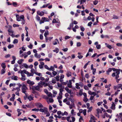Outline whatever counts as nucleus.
I'll list each match as a JSON object with an SVG mask.
<instances>
[{
	"label": "nucleus",
	"instance_id": "64",
	"mask_svg": "<svg viewBox=\"0 0 122 122\" xmlns=\"http://www.w3.org/2000/svg\"><path fill=\"white\" fill-rule=\"evenodd\" d=\"M70 117H68L67 118V120L68 122H72L71 120H70Z\"/></svg>",
	"mask_w": 122,
	"mask_h": 122
},
{
	"label": "nucleus",
	"instance_id": "57",
	"mask_svg": "<svg viewBox=\"0 0 122 122\" xmlns=\"http://www.w3.org/2000/svg\"><path fill=\"white\" fill-rule=\"evenodd\" d=\"M68 48H66L64 49H62V50L64 52H66L68 51Z\"/></svg>",
	"mask_w": 122,
	"mask_h": 122
},
{
	"label": "nucleus",
	"instance_id": "32",
	"mask_svg": "<svg viewBox=\"0 0 122 122\" xmlns=\"http://www.w3.org/2000/svg\"><path fill=\"white\" fill-rule=\"evenodd\" d=\"M66 75L67 76L69 77L71 76V73L70 72H67Z\"/></svg>",
	"mask_w": 122,
	"mask_h": 122
},
{
	"label": "nucleus",
	"instance_id": "24",
	"mask_svg": "<svg viewBox=\"0 0 122 122\" xmlns=\"http://www.w3.org/2000/svg\"><path fill=\"white\" fill-rule=\"evenodd\" d=\"M12 5L14 6L15 7H17L19 6V5H18L17 3L16 2H13Z\"/></svg>",
	"mask_w": 122,
	"mask_h": 122
},
{
	"label": "nucleus",
	"instance_id": "30",
	"mask_svg": "<svg viewBox=\"0 0 122 122\" xmlns=\"http://www.w3.org/2000/svg\"><path fill=\"white\" fill-rule=\"evenodd\" d=\"M50 4V3H48L47 4L44 5L40 7L41 8H44L46 7L47 6Z\"/></svg>",
	"mask_w": 122,
	"mask_h": 122
},
{
	"label": "nucleus",
	"instance_id": "62",
	"mask_svg": "<svg viewBox=\"0 0 122 122\" xmlns=\"http://www.w3.org/2000/svg\"><path fill=\"white\" fill-rule=\"evenodd\" d=\"M113 18L114 19H117L118 18V17L117 16L114 15L113 16Z\"/></svg>",
	"mask_w": 122,
	"mask_h": 122
},
{
	"label": "nucleus",
	"instance_id": "63",
	"mask_svg": "<svg viewBox=\"0 0 122 122\" xmlns=\"http://www.w3.org/2000/svg\"><path fill=\"white\" fill-rule=\"evenodd\" d=\"M116 45L118 46L121 47L122 46V44L120 43H117L116 44Z\"/></svg>",
	"mask_w": 122,
	"mask_h": 122
},
{
	"label": "nucleus",
	"instance_id": "19",
	"mask_svg": "<svg viewBox=\"0 0 122 122\" xmlns=\"http://www.w3.org/2000/svg\"><path fill=\"white\" fill-rule=\"evenodd\" d=\"M86 1V0H78L77 3H80V4L81 5L82 4H84V3Z\"/></svg>",
	"mask_w": 122,
	"mask_h": 122
},
{
	"label": "nucleus",
	"instance_id": "60",
	"mask_svg": "<svg viewBox=\"0 0 122 122\" xmlns=\"http://www.w3.org/2000/svg\"><path fill=\"white\" fill-rule=\"evenodd\" d=\"M45 68L47 70H50V68H49L48 66L46 65H45L44 66Z\"/></svg>",
	"mask_w": 122,
	"mask_h": 122
},
{
	"label": "nucleus",
	"instance_id": "18",
	"mask_svg": "<svg viewBox=\"0 0 122 122\" xmlns=\"http://www.w3.org/2000/svg\"><path fill=\"white\" fill-rule=\"evenodd\" d=\"M41 19L42 20H44V22H49V20L48 18L44 17L42 18Z\"/></svg>",
	"mask_w": 122,
	"mask_h": 122
},
{
	"label": "nucleus",
	"instance_id": "4",
	"mask_svg": "<svg viewBox=\"0 0 122 122\" xmlns=\"http://www.w3.org/2000/svg\"><path fill=\"white\" fill-rule=\"evenodd\" d=\"M18 73H20L21 76H24V73L26 74H28V72L25 70H24L22 71L20 70L18 71Z\"/></svg>",
	"mask_w": 122,
	"mask_h": 122
},
{
	"label": "nucleus",
	"instance_id": "39",
	"mask_svg": "<svg viewBox=\"0 0 122 122\" xmlns=\"http://www.w3.org/2000/svg\"><path fill=\"white\" fill-rule=\"evenodd\" d=\"M52 73L53 74L52 76H53V77L55 76L57 74V72H56V71H53Z\"/></svg>",
	"mask_w": 122,
	"mask_h": 122
},
{
	"label": "nucleus",
	"instance_id": "36",
	"mask_svg": "<svg viewBox=\"0 0 122 122\" xmlns=\"http://www.w3.org/2000/svg\"><path fill=\"white\" fill-rule=\"evenodd\" d=\"M22 77L21 78V79L22 81H25L26 79L25 75L24 74V76H22Z\"/></svg>",
	"mask_w": 122,
	"mask_h": 122
},
{
	"label": "nucleus",
	"instance_id": "34",
	"mask_svg": "<svg viewBox=\"0 0 122 122\" xmlns=\"http://www.w3.org/2000/svg\"><path fill=\"white\" fill-rule=\"evenodd\" d=\"M14 46V45L10 44L8 46V47L9 49H10L11 48H13Z\"/></svg>",
	"mask_w": 122,
	"mask_h": 122
},
{
	"label": "nucleus",
	"instance_id": "7",
	"mask_svg": "<svg viewBox=\"0 0 122 122\" xmlns=\"http://www.w3.org/2000/svg\"><path fill=\"white\" fill-rule=\"evenodd\" d=\"M122 86V84H117L116 86H114V90L120 89Z\"/></svg>",
	"mask_w": 122,
	"mask_h": 122
},
{
	"label": "nucleus",
	"instance_id": "51",
	"mask_svg": "<svg viewBox=\"0 0 122 122\" xmlns=\"http://www.w3.org/2000/svg\"><path fill=\"white\" fill-rule=\"evenodd\" d=\"M81 44L80 42H77L76 43V46L77 47H80L81 46Z\"/></svg>",
	"mask_w": 122,
	"mask_h": 122
},
{
	"label": "nucleus",
	"instance_id": "12",
	"mask_svg": "<svg viewBox=\"0 0 122 122\" xmlns=\"http://www.w3.org/2000/svg\"><path fill=\"white\" fill-rule=\"evenodd\" d=\"M37 14L41 16H43L44 14V12L43 11H40L38 10V11L37 12Z\"/></svg>",
	"mask_w": 122,
	"mask_h": 122
},
{
	"label": "nucleus",
	"instance_id": "21",
	"mask_svg": "<svg viewBox=\"0 0 122 122\" xmlns=\"http://www.w3.org/2000/svg\"><path fill=\"white\" fill-rule=\"evenodd\" d=\"M34 56L36 58H40L41 57V55L40 54L38 55L37 53H36L35 54Z\"/></svg>",
	"mask_w": 122,
	"mask_h": 122
},
{
	"label": "nucleus",
	"instance_id": "23",
	"mask_svg": "<svg viewBox=\"0 0 122 122\" xmlns=\"http://www.w3.org/2000/svg\"><path fill=\"white\" fill-rule=\"evenodd\" d=\"M112 70V68H109L107 71V74L108 75L109 74V73L111 72Z\"/></svg>",
	"mask_w": 122,
	"mask_h": 122
},
{
	"label": "nucleus",
	"instance_id": "22",
	"mask_svg": "<svg viewBox=\"0 0 122 122\" xmlns=\"http://www.w3.org/2000/svg\"><path fill=\"white\" fill-rule=\"evenodd\" d=\"M60 92L59 93V95L60 96H62V92L63 91V89L62 88H60L59 89Z\"/></svg>",
	"mask_w": 122,
	"mask_h": 122
},
{
	"label": "nucleus",
	"instance_id": "55",
	"mask_svg": "<svg viewBox=\"0 0 122 122\" xmlns=\"http://www.w3.org/2000/svg\"><path fill=\"white\" fill-rule=\"evenodd\" d=\"M28 47L30 48L31 49L33 47V45L31 44H30L28 46Z\"/></svg>",
	"mask_w": 122,
	"mask_h": 122
},
{
	"label": "nucleus",
	"instance_id": "11",
	"mask_svg": "<svg viewBox=\"0 0 122 122\" xmlns=\"http://www.w3.org/2000/svg\"><path fill=\"white\" fill-rule=\"evenodd\" d=\"M97 115H96V116L98 118L99 117V113H101L102 112V111H101L99 109H97Z\"/></svg>",
	"mask_w": 122,
	"mask_h": 122
},
{
	"label": "nucleus",
	"instance_id": "27",
	"mask_svg": "<svg viewBox=\"0 0 122 122\" xmlns=\"http://www.w3.org/2000/svg\"><path fill=\"white\" fill-rule=\"evenodd\" d=\"M46 74L50 75V76L49 77H50L51 78L53 77V76H52V74L49 71H47L46 72Z\"/></svg>",
	"mask_w": 122,
	"mask_h": 122
},
{
	"label": "nucleus",
	"instance_id": "10",
	"mask_svg": "<svg viewBox=\"0 0 122 122\" xmlns=\"http://www.w3.org/2000/svg\"><path fill=\"white\" fill-rule=\"evenodd\" d=\"M27 83L30 85H32L34 84L35 83L33 81H31L29 80H28L27 81Z\"/></svg>",
	"mask_w": 122,
	"mask_h": 122
},
{
	"label": "nucleus",
	"instance_id": "40",
	"mask_svg": "<svg viewBox=\"0 0 122 122\" xmlns=\"http://www.w3.org/2000/svg\"><path fill=\"white\" fill-rule=\"evenodd\" d=\"M35 74L37 75L38 76H42V75L41 73L36 72L35 73Z\"/></svg>",
	"mask_w": 122,
	"mask_h": 122
},
{
	"label": "nucleus",
	"instance_id": "41",
	"mask_svg": "<svg viewBox=\"0 0 122 122\" xmlns=\"http://www.w3.org/2000/svg\"><path fill=\"white\" fill-rule=\"evenodd\" d=\"M17 111L18 112V116H19L21 114V113L20 112V110L19 109H17Z\"/></svg>",
	"mask_w": 122,
	"mask_h": 122
},
{
	"label": "nucleus",
	"instance_id": "52",
	"mask_svg": "<svg viewBox=\"0 0 122 122\" xmlns=\"http://www.w3.org/2000/svg\"><path fill=\"white\" fill-rule=\"evenodd\" d=\"M90 62V61H88V62L87 63H86L85 65H84V69H86V67H87V66L88 65V63L89 62Z\"/></svg>",
	"mask_w": 122,
	"mask_h": 122
},
{
	"label": "nucleus",
	"instance_id": "15",
	"mask_svg": "<svg viewBox=\"0 0 122 122\" xmlns=\"http://www.w3.org/2000/svg\"><path fill=\"white\" fill-rule=\"evenodd\" d=\"M45 84V82L43 81H41L38 83V86L40 87H42L43 84Z\"/></svg>",
	"mask_w": 122,
	"mask_h": 122
},
{
	"label": "nucleus",
	"instance_id": "5",
	"mask_svg": "<svg viewBox=\"0 0 122 122\" xmlns=\"http://www.w3.org/2000/svg\"><path fill=\"white\" fill-rule=\"evenodd\" d=\"M20 90V89L19 88L16 87V88H13L12 90V91H16V92H15V94L18 96H19V92Z\"/></svg>",
	"mask_w": 122,
	"mask_h": 122
},
{
	"label": "nucleus",
	"instance_id": "3",
	"mask_svg": "<svg viewBox=\"0 0 122 122\" xmlns=\"http://www.w3.org/2000/svg\"><path fill=\"white\" fill-rule=\"evenodd\" d=\"M21 90L22 92L24 93L25 95H27V92L28 90L27 87L24 84H23L22 86Z\"/></svg>",
	"mask_w": 122,
	"mask_h": 122
},
{
	"label": "nucleus",
	"instance_id": "8",
	"mask_svg": "<svg viewBox=\"0 0 122 122\" xmlns=\"http://www.w3.org/2000/svg\"><path fill=\"white\" fill-rule=\"evenodd\" d=\"M35 105L38 108H41L43 107V106L42 105L40 102L36 103Z\"/></svg>",
	"mask_w": 122,
	"mask_h": 122
},
{
	"label": "nucleus",
	"instance_id": "6",
	"mask_svg": "<svg viewBox=\"0 0 122 122\" xmlns=\"http://www.w3.org/2000/svg\"><path fill=\"white\" fill-rule=\"evenodd\" d=\"M8 31L9 32V35L11 36L12 37H15V36L13 34L14 31L11 29H9L8 30Z\"/></svg>",
	"mask_w": 122,
	"mask_h": 122
},
{
	"label": "nucleus",
	"instance_id": "9",
	"mask_svg": "<svg viewBox=\"0 0 122 122\" xmlns=\"http://www.w3.org/2000/svg\"><path fill=\"white\" fill-rule=\"evenodd\" d=\"M32 87V89L33 90L39 91H41L40 89V87L38 85L36 86H33Z\"/></svg>",
	"mask_w": 122,
	"mask_h": 122
},
{
	"label": "nucleus",
	"instance_id": "58",
	"mask_svg": "<svg viewBox=\"0 0 122 122\" xmlns=\"http://www.w3.org/2000/svg\"><path fill=\"white\" fill-rule=\"evenodd\" d=\"M47 94L49 97H52V94L50 92L48 93Z\"/></svg>",
	"mask_w": 122,
	"mask_h": 122
},
{
	"label": "nucleus",
	"instance_id": "17",
	"mask_svg": "<svg viewBox=\"0 0 122 122\" xmlns=\"http://www.w3.org/2000/svg\"><path fill=\"white\" fill-rule=\"evenodd\" d=\"M67 86L70 88H71L72 86V85L71 80H69V83L67 84Z\"/></svg>",
	"mask_w": 122,
	"mask_h": 122
},
{
	"label": "nucleus",
	"instance_id": "44",
	"mask_svg": "<svg viewBox=\"0 0 122 122\" xmlns=\"http://www.w3.org/2000/svg\"><path fill=\"white\" fill-rule=\"evenodd\" d=\"M54 52H55L56 53H58L59 52V49L57 48H56L55 49L53 50Z\"/></svg>",
	"mask_w": 122,
	"mask_h": 122
},
{
	"label": "nucleus",
	"instance_id": "54",
	"mask_svg": "<svg viewBox=\"0 0 122 122\" xmlns=\"http://www.w3.org/2000/svg\"><path fill=\"white\" fill-rule=\"evenodd\" d=\"M36 70H35L33 69L32 68L30 70L31 72L33 73H35L36 72Z\"/></svg>",
	"mask_w": 122,
	"mask_h": 122
},
{
	"label": "nucleus",
	"instance_id": "46",
	"mask_svg": "<svg viewBox=\"0 0 122 122\" xmlns=\"http://www.w3.org/2000/svg\"><path fill=\"white\" fill-rule=\"evenodd\" d=\"M55 70V69L54 67L53 66H51L50 67V70L49 71L52 70V71H54Z\"/></svg>",
	"mask_w": 122,
	"mask_h": 122
},
{
	"label": "nucleus",
	"instance_id": "2",
	"mask_svg": "<svg viewBox=\"0 0 122 122\" xmlns=\"http://www.w3.org/2000/svg\"><path fill=\"white\" fill-rule=\"evenodd\" d=\"M16 20L17 21H21V24L22 25L25 24V20L24 16L23 15H21L20 16L19 15H16Z\"/></svg>",
	"mask_w": 122,
	"mask_h": 122
},
{
	"label": "nucleus",
	"instance_id": "61",
	"mask_svg": "<svg viewBox=\"0 0 122 122\" xmlns=\"http://www.w3.org/2000/svg\"><path fill=\"white\" fill-rule=\"evenodd\" d=\"M13 26L14 27H18L19 26V25L18 24H14L13 25Z\"/></svg>",
	"mask_w": 122,
	"mask_h": 122
},
{
	"label": "nucleus",
	"instance_id": "50",
	"mask_svg": "<svg viewBox=\"0 0 122 122\" xmlns=\"http://www.w3.org/2000/svg\"><path fill=\"white\" fill-rule=\"evenodd\" d=\"M98 2V1L97 0H95L93 1L94 4L95 5H96Z\"/></svg>",
	"mask_w": 122,
	"mask_h": 122
},
{
	"label": "nucleus",
	"instance_id": "56",
	"mask_svg": "<svg viewBox=\"0 0 122 122\" xmlns=\"http://www.w3.org/2000/svg\"><path fill=\"white\" fill-rule=\"evenodd\" d=\"M92 24V22L90 21L89 22L87 25L88 26L91 27V25Z\"/></svg>",
	"mask_w": 122,
	"mask_h": 122
},
{
	"label": "nucleus",
	"instance_id": "48",
	"mask_svg": "<svg viewBox=\"0 0 122 122\" xmlns=\"http://www.w3.org/2000/svg\"><path fill=\"white\" fill-rule=\"evenodd\" d=\"M64 77V76L63 75L61 74V75L60 76V81H61V79H62Z\"/></svg>",
	"mask_w": 122,
	"mask_h": 122
},
{
	"label": "nucleus",
	"instance_id": "28",
	"mask_svg": "<svg viewBox=\"0 0 122 122\" xmlns=\"http://www.w3.org/2000/svg\"><path fill=\"white\" fill-rule=\"evenodd\" d=\"M28 99L29 100V101H30L32 100H33V97H32L31 95H30L29 96H28Z\"/></svg>",
	"mask_w": 122,
	"mask_h": 122
},
{
	"label": "nucleus",
	"instance_id": "47",
	"mask_svg": "<svg viewBox=\"0 0 122 122\" xmlns=\"http://www.w3.org/2000/svg\"><path fill=\"white\" fill-rule=\"evenodd\" d=\"M1 66L3 68V69H5V68L6 67V66L5 65V64L4 63H2L1 65Z\"/></svg>",
	"mask_w": 122,
	"mask_h": 122
},
{
	"label": "nucleus",
	"instance_id": "35",
	"mask_svg": "<svg viewBox=\"0 0 122 122\" xmlns=\"http://www.w3.org/2000/svg\"><path fill=\"white\" fill-rule=\"evenodd\" d=\"M96 119L95 117L92 115H91V120H95Z\"/></svg>",
	"mask_w": 122,
	"mask_h": 122
},
{
	"label": "nucleus",
	"instance_id": "14",
	"mask_svg": "<svg viewBox=\"0 0 122 122\" xmlns=\"http://www.w3.org/2000/svg\"><path fill=\"white\" fill-rule=\"evenodd\" d=\"M98 43L97 42H96L94 43V45H96V47L97 49H100L101 48L100 45H98Z\"/></svg>",
	"mask_w": 122,
	"mask_h": 122
},
{
	"label": "nucleus",
	"instance_id": "26",
	"mask_svg": "<svg viewBox=\"0 0 122 122\" xmlns=\"http://www.w3.org/2000/svg\"><path fill=\"white\" fill-rule=\"evenodd\" d=\"M74 109L72 110L71 111V113L72 116H75L76 114V113L75 112H74Z\"/></svg>",
	"mask_w": 122,
	"mask_h": 122
},
{
	"label": "nucleus",
	"instance_id": "25",
	"mask_svg": "<svg viewBox=\"0 0 122 122\" xmlns=\"http://www.w3.org/2000/svg\"><path fill=\"white\" fill-rule=\"evenodd\" d=\"M18 120L19 122L21 121V120L24 121H27V119L26 117H25L24 118H19L18 119Z\"/></svg>",
	"mask_w": 122,
	"mask_h": 122
},
{
	"label": "nucleus",
	"instance_id": "20",
	"mask_svg": "<svg viewBox=\"0 0 122 122\" xmlns=\"http://www.w3.org/2000/svg\"><path fill=\"white\" fill-rule=\"evenodd\" d=\"M69 106V108L71 109H72L73 107H75V105L74 103L71 104Z\"/></svg>",
	"mask_w": 122,
	"mask_h": 122
},
{
	"label": "nucleus",
	"instance_id": "42",
	"mask_svg": "<svg viewBox=\"0 0 122 122\" xmlns=\"http://www.w3.org/2000/svg\"><path fill=\"white\" fill-rule=\"evenodd\" d=\"M59 77H60V76L59 75H58L56 77H55V78L56 80V81H59Z\"/></svg>",
	"mask_w": 122,
	"mask_h": 122
},
{
	"label": "nucleus",
	"instance_id": "45",
	"mask_svg": "<svg viewBox=\"0 0 122 122\" xmlns=\"http://www.w3.org/2000/svg\"><path fill=\"white\" fill-rule=\"evenodd\" d=\"M45 113H46V117H49L50 116V114L48 112V109L46 110V112Z\"/></svg>",
	"mask_w": 122,
	"mask_h": 122
},
{
	"label": "nucleus",
	"instance_id": "37",
	"mask_svg": "<svg viewBox=\"0 0 122 122\" xmlns=\"http://www.w3.org/2000/svg\"><path fill=\"white\" fill-rule=\"evenodd\" d=\"M5 71V69H2L1 70V74H2L4 73Z\"/></svg>",
	"mask_w": 122,
	"mask_h": 122
},
{
	"label": "nucleus",
	"instance_id": "43",
	"mask_svg": "<svg viewBox=\"0 0 122 122\" xmlns=\"http://www.w3.org/2000/svg\"><path fill=\"white\" fill-rule=\"evenodd\" d=\"M36 20L38 21H40V18L38 15H37L36 17Z\"/></svg>",
	"mask_w": 122,
	"mask_h": 122
},
{
	"label": "nucleus",
	"instance_id": "49",
	"mask_svg": "<svg viewBox=\"0 0 122 122\" xmlns=\"http://www.w3.org/2000/svg\"><path fill=\"white\" fill-rule=\"evenodd\" d=\"M34 73L32 72L30 73H29L28 72V74H27V75L28 76H32L33 75Z\"/></svg>",
	"mask_w": 122,
	"mask_h": 122
},
{
	"label": "nucleus",
	"instance_id": "13",
	"mask_svg": "<svg viewBox=\"0 0 122 122\" xmlns=\"http://www.w3.org/2000/svg\"><path fill=\"white\" fill-rule=\"evenodd\" d=\"M47 109L45 107H44L43 109L41 108L40 109H39V111L42 112H44L45 113L46 112Z\"/></svg>",
	"mask_w": 122,
	"mask_h": 122
},
{
	"label": "nucleus",
	"instance_id": "29",
	"mask_svg": "<svg viewBox=\"0 0 122 122\" xmlns=\"http://www.w3.org/2000/svg\"><path fill=\"white\" fill-rule=\"evenodd\" d=\"M115 105L114 103H112V105L111 108L112 109L114 110L115 109Z\"/></svg>",
	"mask_w": 122,
	"mask_h": 122
},
{
	"label": "nucleus",
	"instance_id": "59",
	"mask_svg": "<svg viewBox=\"0 0 122 122\" xmlns=\"http://www.w3.org/2000/svg\"><path fill=\"white\" fill-rule=\"evenodd\" d=\"M83 100L84 102H86L88 101V99L86 97H84Z\"/></svg>",
	"mask_w": 122,
	"mask_h": 122
},
{
	"label": "nucleus",
	"instance_id": "53",
	"mask_svg": "<svg viewBox=\"0 0 122 122\" xmlns=\"http://www.w3.org/2000/svg\"><path fill=\"white\" fill-rule=\"evenodd\" d=\"M81 28V30L82 31H84L85 29L84 27H83L82 26H81L80 27Z\"/></svg>",
	"mask_w": 122,
	"mask_h": 122
},
{
	"label": "nucleus",
	"instance_id": "16",
	"mask_svg": "<svg viewBox=\"0 0 122 122\" xmlns=\"http://www.w3.org/2000/svg\"><path fill=\"white\" fill-rule=\"evenodd\" d=\"M18 77L16 76L13 75L11 77V79L12 80L15 81H17L18 80Z\"/></svg>",
	"mask_w": 122,
	"mask_h": 122
},
{
	"label": "nucleus",
	"instance_id": "31",
	"mask_svg": "<svg viewBox=\"0 0 122 122\" xmlns=\"http://www.w3.org/2000/svg\"><path fill=\"white\" fill-rule=\"evenodd\" d=\"M76 87L77 89H80V87L79 86V84L78 83H76Z\"/></svg>",
	"mask_w": 122,
	"mask_h": 122
},
{
	"label": "nucleus",
	"instance_id": "33",
	"mask_svg": "<svg viewBox=\"0 0 122 122\" xmlns=\"http://www.w3.org/2000/svg\"><path fill=\"white\" fill-rule=\"evenodd\" d=\"M49 34L48 31L47 30H46L44 34V36L45 37H46V36H47Z\"/></svg>",
	"mask_w": 122,
	"mask_h": 122
},
{
	"label": "nucleus",
	"instance_id": "38",
	"mask_svg": "<svg viewBox=\"0 0 122 122\" xmlns=\"http://www.w3.org/2000/svg\"><path fill=\"white\" fill-rule=\"evenodd\" d=\"M18 42V40L17 39H15L14 40L13 43L14 44H15L17 43Z\"/></svg>",
	"mask_w": 122,
	"mask_h": 122
},
{
	"label": "nucleus",
	"instance_id": "1",
	"mask_svg": "<svg viewBox=\"0 0 122 122\" xmlns=\"http://www.w3.org/2000/svg\"><path fill=\"white\" fill-rule=\"evenodd\" d=\"M112 70L114 71H116V72L113 73L112 75V76L113 77L115 76V79H117L119 77V74L120 72V70L119 69H116L115 68H112Z\"/></svg>",
	"mask_w": 122,
	"mask_h": 122
}]
</instances>
